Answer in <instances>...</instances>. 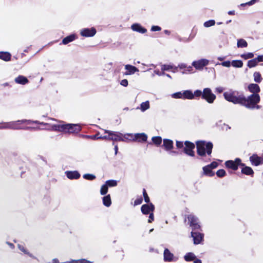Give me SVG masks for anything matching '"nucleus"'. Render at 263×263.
I'll use <instances>...</instances> for the list:
<instances>
[{
    "mask_svg": "<svg viewBox=\"0 0 263 263\" xmlns=\"http://www.w3.org/2000/svg\"><path fill=\"white\" fill-rule=\"evenodd\" d=\"M226 100L234 104H239L249 109H259L260 107L257 103L260 101L259 95L252 94L248 97L243 95H238L234 91H227L223 93Z\"/></svg>",
    "mask_w": 263,
    "mask_h": 263,
    "instance_id": "1",
    "label": "nucleus"
},
{
    "mask_svg": "<svg viewBox=\"0 0 263 263\" xmlns=\"http://www.w3.org/2000/svg\"><path fill=\"white\" fill-rule=\"evenodd\" d=\"M44 125L48 126L47 128L48 129L64 133H73L81 130V126L78 124H64L62 122H59L58 123H44Z\"/></svg>",
    "mask_w": 263,
    "mask_h": 263,
    "instance_id": "2",
    "label": "nucleus"
},
{
    "mask_svg": "<svg viewBox=\"0 0 263 263\" xmlns=\"http://www.w3.org/2000/svg\"><path fill=\"white\" fill-rule=\"evenodd\" d=\"M40 124L44 125V123H40L37 121H31V120H17L16 121H12L10 122L4 123L2 124V129L9 128V129H29L30 127H22L21 126L22 124H27L30 125L32 124Z\"/></svg>",
    "mask_w": 263,
    "mask_h": 263,
    "instance_id": "3",
    "label": "nucleus"
},
{
    "mask_svg": "<svg viewBox=\"0 0 263 263\" xmlns=\"http://www.w3.org/2000/svg\"><path fill=\"white\" fill-rule=\"evenodd\" d=\"M197 153L200 156H204L206 153L211 155L213 148V144L211 142H206L203 141H199L196 142Z\"/></svg>",
    "mask_w": 263,
    "mask_h": 263,
    "instance_id": "4",
    "label": "nucleus"
},
{
    "mask_svg": "<svg viewBox=\"0 0 263 263\" xmlns=\"http://www.w3.org/2000/svg\"><path fill=\"white\" fill-rule=\"evenodd\" d=\"M172 97L174 99H194L193 93L191 90H184L183 91H179L171 95Z\"/></svg>",
    "mask_w": 263,
    "mask_h": 263,
    "instance_id": "5",
    "label": "nucleus"
},
{
    "mask_svg": "<svg viewBox=\"0 0 263 263\" xmlns=\"http://www.w3.org/2000/svg\"><path fill=\"white\" fill-rule=\"evenodd\" d=\"M124 137L128 139V137H130L129 140L137 141L138 142H145L147 140V137L144 133H138V134H125Z\"/></svg>",
    "mask_w": 263,
    "mask_h": 263,
    "instance_id": "6",
    "label": "nucleus"
},
{
    "mask_svg": "<svg viewBox=\"0 0 263 263\" xmlns=\"http://www.w3.org/2000/svg\"><path fill=\"white\" fill-rule=\"evenodd\" d=\"M202 98L205 100L208 103H212L216 99V96L212 93L211 89L206 88L203 90Z\"/></svg>",
    "mask_w": 263,
    "mask_h": 263,
    "instance_id": "7",
    "label": "nucleus"
},
{
    "mask_svg": "<svg viewBox=\"0 0 263 263\" xmlns=\"http://www.w3.org/2000/svg\"><path fill=\"white\" fill-rule=\"evenodd\" d=\"M105 133L109 134L110 136V140L113 141H124L125 139H128L124 137L125 135H123L118 132L105 130Z\"/></svg>",
    "mask_w": 263,
    "mask_h": 263,
    "instance_id": "8",
    "label": "nucleus"
},
{
    "mask_svg": "<svg viewBox=\"0 0 263 263\" xmlns=\"http://www.w3.org/2000/svg\"><path fill=\"white\" fill-rule=\"evenodd\" d=\"M209 61L205 59H202L192 62V66L197 70H202L203 67L209 64Z\"/></svg>",
    "mask_w": 263,
    "mask_h": 263,
    "instance_id": "9",
    "label": "nucleus"
},
{
    "mask_svg": "<svg viewBox=\"0 0 263 263\" xmlns=\"http://www.w3.org/2000/svg\"><path fill=\"white\" fill-rule=\"evenodd\" d=\"M185 147L184 148V153L190 156L193 157L195 155V153L193 149L195 148V145L190 142L185 141Z\"/></svg>",
    "mask_w": 263,
    "mask_h": 263,
    "instance_id": "10",
    "label": "nucleus"
},
{
    "mask_svg": "<svg viewBox=\"0 0 263 263\" xmlns=\"http://www.w3.org/2000/svg\"><path fill=\"white\" fill-rule=\"evenodd\" d=\"M225 164L227 167L232 168L234 170H236L238 168V166L239 165H243V164L241 163V160L239 158L236 159L235 161H227L226 162Z\"/></svg>",
    "mask_w": 263,
    "mask_h": 263,
    "instance_id": "11",
    "label": "nucleus"
},
{
    "mask_svg": "<svg viewBox=\"0 0 263 263\" xmlns=\"http://www.w3.org/2000/svg\"><path fill=\"white\" fill-rule=\"evenodd\" d=\"M96 33V30L95 28H84L80 31V34L84 37H91Z\"/></svg>",
    "mask_w": 263,
    "mask_h": 263,
    "instance_id": "12",
    "label": "nucleus"
},
{
    "mask_svg": "<svg viewBox=\"0 0 263 263\" xmlns=\"http://www.w3.org/2000/svg\"><path fill=\"white\" fill-rule=\"evenodd\" d=\"M188 220L190 223V226L192 227L193 230H196L200 228V226L198 223L197 218L192 215H190L188 216Z\"/></svg>",
    "mask_w": 263,
    "mask_h": 263,
    "instance_id": "13",
    "label": "nucleus"
},
{
    "mask_svg": "<svg viewBox=\"0 0 263 263\" xmlns=\"http://www.w3.org/2000/svg\"><path fill=\"white\" fill-rule=\"evenodd\" d=\"M164 260L165 261H174L177 260L173 253H172L167 249H165L164 251Z\"/></svg>",
    "mask_w": 263,
    "mask_h": 263,
    "instance_id": "14",
    "label": "nucleus"
},
{
    "mask_svg": "<svg viewBox=\"0 0 263 263\" xmlns=\"http://www.w3.org/2000/svg\"><path fill=\"white\" fill-rule=\"evenodd\" d=\"M154 209V205L152 203L144 204L141 206V211L144 214H148L152 213Z\"/></svg>",
    "mask_w": 263,
    "mask_h": 263,
    "instance_id": "15",
    "label": "nucleus"
},
{
    "mask_svg": "<svg viewBox=\"0 0 263 263\" xmlns=\"http://www.w3.org/2000/svg\"><path fill=\"white\" fill-rule=\"evenodd\" d=\"M250 160L252 165L258 166L262 163V159L256 154L250 157Z\"/></svg>",
    "mask_w": 263,
    "mask_h": 263,
    "instance_id": "16",
    "label": "nucleus"
},
{
    "mask_svg": "<svg viewBox=\"0 0 263 263\" xmlns=\"http://www.w3.org/2000/svg\"><path fill=\"white\" fill-rule=\"evenodd\" d=\"M192 237L193 238L194 243L195 245L200 243L203 239V234L192 232L191 233Z\"/></svg>",
    "mask_w": 263,
    "mask_h": 263,
    "instance_id": "17",
    "label": "nucleus"
},
{
    "mask_svg": "<svg viewBox=\"0 0 263 263\" xmlns=\"http://www.w3.org/2000/svg\"><path fill=\"white\" fill-rule=\"evenodd\" d=\"M125 69L126 70L124 73L125 75H132L139 71L136 67L130 65H126L125 66Z\"/></svg>",
    "mask_w": 263,
    "mask_h": 263,
    "instance_id": "18",
    "label": "nucleus"
},
{
    "mask_svg": "<svg viewBox=\"0 0 263 263\" xmlns=\"http://www.w3.org/2000/svg\"><path fill=\"white\" fill-rule=\"evenodd\" d=\"M162 146L166 151H170L173 147V142L171 140L165 139Z\"/></svg>",
    "mask_w": 263,
    "mask_h": 263,
    "instance_id": "19",
    "label": "nucleus"
},
{
    "mask_svg": "<svg viewBox=\"0 0 263 263\" xmlns=\"http://www.w3.org/2000/svg\"><path fill=\"white\" fill-rule=\"evenodd\" d=\"M131 28L134 31L138 32L139 33H144L146 32V29L143 28L140 24H133Z\"/></svg>",
    "mask_w": 263,
    "mask_h": 263,
    "instance_id": "20",
    "label": "nucleus"
},
{
    "mask_svg": "<svg viewBox=\"0 0 263 263\" xmlns=\"http://www.w3.org/2000/svg\"><path fill=\"white\" fill-rule=\"evenodd\" d=\"M161 70L162 71H172L173 72L175 73L177 71V67L171 65H163L161 66Z\"/></svg>",
    "mask_w": 263,
    "mask_h": 263,
    "instance_id": "21",
    "label": "nucleus"
},
{
    "mask_svg": "<svg viewBox=\"0 0 263 263\" xmlns=\"http://www.w3.org/2000/svg\"><path fill=\"white\" fill-rule=\"evenodd\" d=\"M249 91L253 92V94L258 95L257 93L259 91L260 88L258 85L256 84H251L248 86Z\"/></svg>",
    "mask_w": 263,
    "mask_h": 263,
    "instance_id": "22",
    "label": "nucleus"
},
{
    "mask_svg": "<svg viewBox=\"0 0 263 263\" xmlns=\"http://www.w3.org/2000/svg\"><path fill=\"white\" fill-rule=\"evenodd\" d=\"M66 173L67 177L70 179H78L80 176V174L77 171L66 172Z\"/></svg>",
    "mask_w": 263,
    "mask_h": 263,
    "instance_id": "23",
    "label": "nucleus"
},
{
    "mask_svg": "<svg viewBox=\"0 0 263 263\" xmlns=\"http://www.w3.org/2000/svg\"><path fill=\"white\" fill-rule=\"evenodd\" d=\"M15 82L16 83L24 85L28 82V80L26 77L20 76L15 79Z\"/></svg>",
    "mask_w": 263,
    "mask_h": 263,
    "instance_id": "24",
    "label": "nucleus"
},
{
    "mask_svg": "<svg viewBox=\"0 0 263 263\" xmlns=\"http://www.w3.org/2000/svg\"><path fill=\"white\" fill-rule=\"evenodd\" d=\"M0 59L5 61H9L11 59V54L7 52H0Z\"/></svg>",
    "mask_w": 263,
    "mask_h": 263,
    "instance_id": "25",
    "label": "nucleus"
},
{
    "mask_svg": "<svg viewBox=\"0 0 263 263\" xmlns=\"http://www.w3.org/2000/svg\"><path fill=\"white\" fill-rule=\"evenodd\" d=\"M202 170L203 174L204 175L213 176L214 175V173L212 172V170L206 166L203 167Z\"/></svg>",
    "mask_w": 263,
    "mask_h": 263,
    "instance_id": "26",
    "label": "nucleus"
},
{
    "mask_svg": "<svg viewBox=\"0 0 263 263\" xmlns=\"http://www.w3.org/2000/svg\"><path fill=\"white\" fill-rule=\"evenodd\" d=\"M149 107H150L149 102L148 101H146L145 102H142L140 104V107L139 108L142 111H144L147 110L148 109H149Z\"/></svg>",
    "mask_w": 263,
    "mask_h": 263,
    "instance_id": "27",
    "label": "nucleus"
},
{
    "mask_svg": "<svg viewBox=\"0 0 263 263\" xmlns=\"http://www.w3.org/2000/svg\"><path fill=\"white\" fill-rule=\"evenodd\" d=\"M76 39V36L74 34H71L69 36H66L65 37L62 43L63 44H67L68 43L73 41Z\"/></svg>",
    "mask_w": 263,
    "mask_h": 263,
    "instance_id": "28",
    "label": "nucleus"
},
{
    "mask_svg": "<svg viewBox=\"0 0 263 263\" xmlns=\"http://www.w3.org/2000/svg\"><path fill=\"white\" fill-rule=\"evenodd\" d=\"M103 202L106 206H109L111 204V199L109 195H108L103 198Z\"/></svg>",
    "mask_w": 263,
    "mask_h": 263,
    "instance_id": "29",
    "label": "nucleus"
},
{
    "mask_svg": "<svg viewBox=\"0 0 263 263\" xmlns=\"http://www.w3.org/2000/svg\"><path fill=\"white\" fill-rule=\"evenodd\" d=\"M237 46L238 48L246 47L248 46V43L245 40L239 39L237 41Z\"/></svg>",
    "mask_w": 263,
    "mask_h": 263,
    "instance_id": "30",
    "label": "nucleus"
},
{
    "mask_svg": "<svg viewBox=\"0 0 263 263\" xmlns=\"http://www.w3.org/2000/svg\"><path fill=\"white\" fill-rule=\"evenodd\" d=\"M232 65L236 68H241L243 66V62L241 60H233L232 61Z\"/></svg>",
    "mask_w": 263,
    "mask_h": 263,
    "instance_id": "31",
    "label": "nucleus"
},
{
    "mask_svg": "<svg viewBox=\"0 0 263 263\" xmlns=\"http://www.w3.org/2000/svg\"><path fill=\"white\" fill-rule=\"evenodd\" d=\"M258 64L256 58L248 61L247 66L249 68H253L255 67Z\"/></svg>",
    "mask_w": 263,
    "mask_h": 263,
    "instance_id": "32",
    "label": "nucleus"
},
{
    "mask_svg": "<svg viewBox=\"0 0 263 263\" xmlns=\"http://www.w3.org/2000/svg\"><path fill=\"white\" fill-rule=\"evenodd\" d=\"M195 255L193 253H188L184 257V259L187 261L193 260L195 259Z\"/></svg>",
    "mask_w": 263,
    "mask_h": 263,
    "instance_id": "33",
    "label": "nucleus"
},
{
    "mask_svg": "<svg viewBox=\"0 0 263 263\" xmlns=\"http://www.w3.org/2000/svg\"><path fill=\"white\" fill-rule=\"evenodd\" d=\"M241 172L242 173L247 175H251L253 173L252 169L250 167L248 166H246L243 167L242 169Z\"/></svg>",
    "mask_w": 263,
    "mask_h": 263,
    "instance_id": "34",
    "label": "nucleus"
},
{
    "mask_svg": "<svg viewBox=\"0 0 263 263\" xmlns=\"http://www.w3.org/2000/svg\"><path fill=\"white\" fill-rule=\"evenodd\" d=\"M65 263H91V262L85 259H81L78 260H72L67 261Z\"/></svg>",
    "mask_w": 263,
    "mask_h": 263,
    "instance_id": "35",
    "label": "nucleus"
},
{
    "mask_svg": "<svg viewBox=\"0 0 263 263\" xmlns=\"http://www.w3.org/2000/svg\"><path fill=\"white\" fill-rule=\"evenodd\" d=\"M240 57L245 60L252 59L254 57V54L252 52L243 53L240 55Z\"/></svg>",
    "mask_w": 263,
    "mask_h": 263,
    "instance_id": "36",
    "label": "nucleus"
},
{
    "mask_svg": "<svg viewBox=\"0 0 263 263\" xmlns=\"http://www.w3.org/2000/svg\"><path fill=\"white\" fill-rule=\"evenodd\" d=\"M153 143L156 145H159L162 142V138L159 137H154L152 138Z\"/></svg>",
    "mask_w": 263,
    "mask_h": 263,
    "instance_id": "37",
    "label": "nucleus"
},
{
    "mask_svg": "<svg viewBox=\"0 0 263 263\" xmlns=\"http://www.w3.org/2000/svg\"><path fill=\"white\" fill-rule=\"evenodd\" d=\"M254 81L256 82L259 83L261 81V77L260 74L258 72H255L253 74Z\"/></svg>",
    "mask_w": 263,
    "mask_h": 263,
    "instance_id": "38",
    "label": "nucleus"
},
{
    "mask_svg": "<svg viewBox=\"0 0 263 263\" xmlns=\"http://www.w3.org/2000/svg\"><path fill=\"white\" fill-rule=\"evenodd\" d=\"M105 184L108 187L115 186L117 184V181L114 180H108L106 181Z\"/></svg>",
    "mask_w": 263,
    "mask_h": 263,
    "instance_id": "39",
    "label": "nucleus"
},
{
    "mask_svg": "<svg viewBox=\"0 0 263 263\" xmlns=\"http://www.w3.org/2000/svg\"><path fill=\"white\" fill-rule=\"evenodd\" d=\"M107 191H108V186H107V185L106 184L103 185L101 186V190H100V193H101V195H105V194L107 193Z\"/></svg>",
    "mask_w": 263,
    "mask_h": 263,
    "instance_id": "40",
    "label": "nucleus"
},
{
    "mask_svg": "<svg viewBox=\"0 0 263 263\" xmlns=\"http://www.w3.org/2000/svg\"><path fill=\"white\" fill-rule=\"evenodd\" d=\"M215 21L214 20H209L208 21L205 22L204 23V26L205 27H209L215 25Z\"/></svg>",
    "mask_w": 263,
    "mask_h": 263,
    "instance_id": "41",
    "label": "nucleus"
},
{
    "mask_svg": "<svg viewBox=\"0 0 263 263\" xmlns=\"http://www.w3.org/2000/svg\"><path fill=\"white\" fill-rule=\"evenodd\" d=\"M83 178L85 179L91 180H93L94 179H95L96 177L93 175L90 174H84L83 175Z\"/></svg>",
    "mask_w": 263,
    "mask_h": 263,
    "instance_id": "42",
    "label": "nucleus"
},
{
    "mask_svg": "<svg viewBox=\"0 0 263 263\" xmlns=\"http://www.w3.org/2000/svg\"><path fill=\"white\" fill-rule=\"evenodd\" d=\"M193 67L191 66H187L185 69L182 71L183 74H186L189 73H192L193 72Z\"/></svg>",
    "mask_w": 263,
    "mask_h": 263,
    "instance_id": "43",
    "label": "nucleus"
},
{
    "mask_svg": "<svg viewBox=\"0 0 263 263\" xmlns=\"http://www.w3.org/2000/svg\"><path fill=\"white\" fill-rule=\"evenodd\" d=\"M216 174L218 177H221L225 175L226 172L224 170H219L217 171Z\"/></svg>",
    "mask_w": 263,
    "mask_h": 263,
    "instance_id": "44",
    "label": "nucleus"
},
{
    "mask_svg": "<svg viewBox=\"0 0 263 263\" xmlns=\"http://www.w3.org/2000/svg\"><path fill=\"white\" fill-rule=\"evenodd\" d=\"M218 165V164L216 162H213L210 164L206 165L207 167L211 168L212 170L216 168Z\"/></svg>",
    "mask_w": 263,
    "mask_h": 263,
    "instance_id": "45",
    "label": "nucleus"
},
{
    "mask_svg": "<svg viewBox=\"0 0 263 263\" xmlns=\"http://www.w3.org/2000/svg\"><path fill=\"white\" fill-rule=\"evenodd\" d=\"M220 64L224 67H230L231 65H232V62L229 61H227L222 62Z\"/></svg>",
    "mask_w": 263,
    "mask_h": 263,
    "instance_id": "46",
    "label": "nucleus"
},
{
    "mask_svg": "<svg viewBox=\"0 0 263 263\" xmlns=\"http://www.w3.org/2000/svg\"><path fill=\"white\" fill-rule=\"evenodd\" d=\"M143 193L145 201L147 203H148L149 202V198L144 189L143 190Z\"/></svg>",
    "mask_w": 263,
    "mask_h": 263,
    "instance_id": "47",
    "label": "nucleus"
},
{
    "mask_svg": "<svg viewBox=\"0 0 263 263\" xmlns=\"http://www.w3.org/2000/svg\"><path fill=\"white\" fill-rule=\"evenodd\" d=\"M193 95H194V98L195 97H199L200 96H202V92H201V91H200L199 90H197L194 91Z\"/></svg>",
    "mask_w": 263,
    "mask_h": 263,
    "instance_id": "48",
    "label": "nucleus"
},
{
    "mask_svg": "<svg viewBox=\"0 0 263 263\" xmlns=\"http://www.w3.org/2000/svg\"><path fill=\"white\" fill-rule=\"evenodd\" d=\"M142 202V199L141 198H139L135 200L134 205H137L140 204Z\"/></svg>",
    "mask_w": 263,
    "mask_h": 263,
    "instance_id": "49",
    "label": "nucleus"
},
{
    "mask_svg": "<svg viewBox=\"0 0 263 263\" xmlns=\"http://www.w3.org/2000/svg\"><path fill=\"white\" fill-rule=\"evenodd\" d=\"M107 135H105L103 136H100L98 137V138L100 139H107V140H110V136L108 134H106Z\"/></svg>",
    "mask_w": 263,
    "mask_h": 263,
    "instance_id": "50",
    "label": "nucleus"
},
{
    "mask_svg": "<svg viewBox=\"0 0 263 263\" xmlns=\"http://www.w3.org/2000/svg\"><path fill=\"white\" fill-rule=\"evenodd\" d=\"M128 83V81L126 79L122 80L120 82V84L123 86H127Z\"/></svg>",
    "mask_w": 263,
    "mask_h": 263,
    "instance_id": "51",
    "label": "nucleus"
},
{
    "mask_svg": "<svg viewBox=\"0 0 263 263\" xmlns=\"http://www.w3.org/2000/svg\"><path fill=\"white\" fill-rule=\"evenodd\" d=\"M161 30V28L157 26H153L151 28V30L153 31H160Z\"/></svg>",
    "mask_w": 263,
    "mask_h": 263,
    "instance_id": "52",
    "label": "nucleus"
},
{
    "mask_svg": "<svg viewBox=\"0 0 263 263\" xmlns=\"http://www.w3.org/2000/svg\"><path fill=\"white\" fill-rule=\"evenodd\" d=\"M187 66L185 64H184V63H181V64H180L178 65L177 68H179L180 69H184V70L185 69V68H186Z\"/></svg>",
    "mask_w": 263,
    "mask_h": 263,
    "instance_id": "53",
    "label": "nucleus"
},
{
    "mask_svg": "<svg viewBox=\"0 0 263 263\" xmlns=\"http://www.w3.org/2000/svg\"><path fill=\"white\" fill-rule=\"evenodd\" d=\"M176 146L178 147V148H182L183 147V142H180V141H177L176 142Z\"/></svg>",
    "mask_w": 263,
    "mask_h": 263,
    "instance_id": "54",
    "label": "nucleus"
},
{
    "mask_svg": "<svg viewBox=\"0 0 263 263\" xmlns=\"http://www.w3.org/2000/svg\"><path fill=\"white\" fill-rule=\"evenodd\" d=\"M153 220H154V214H153V213L152 212V213L149 214V219L148 220V222L151 223Z\"/></svg>",
    "mask_w": 263,
    "mask_h": 263,
    "instance_id": "55",
    "label": "nucleus"
},
{
    "mask_svg": "<svg viewBox=\"0 0 263 263\" xmlns=\"http://www.w3.org/2000/svg\"><path fill=\"white\" fill-rule=\"evenodd\" d=\"M222 129L226 131H228L229 129H231V127L229 126L227 124H223L222 126Z\"/></svg>",
    "mask_w": 263,
    "mask_h": 263,
    "instance_id": "56",
    "label": "nucleus"
},
{
    "mask_svg": "<svg viewBox=\"0 0 263 263\" xmlns=\"http://www.w3.org/2000/svg\"><path fill=\"white\" fill-rule=\"evenodd\" d=\"M257 62H263V55H258L256 58Z\"/></svg>",
    "mask_w": 263,
    "mask_h": 263,
    "instance_id": "57",
    "label": "nucleus"
},
{
    "mask_svg": "<svg viewBox=\"0 0 263 263\" xmlns=\"http://www.w3.org/2000/svg\"><path fill=\"white\" fill-rule=\"evenodd\" d=\"M256 1V0H252L250 2H248V3H246V4H242L241 5L242 6H243V5H252L253 4H254Z\"/></svg>",
    "mask_w": 263,
    "mask_h": 263,
    "instance_id": "58",
    "label": "nucleus"
},
{
    "mask_svg": "<svg viewBox=\"0 0 263 263\" xmlns=\"http://www.w3.org/2000/svg\"><path fill=\"white\" fill-rule=\"evenodd\" d=\"M18 247L20 249V250L23 252L24 253H27V251H26L23 246H21V245H18Z\"/></svg>",
    "mask_w": 263,
    "mask_h": 263,
    "instance_id": "59",
    "label": "nucleus"
},
{
    "mask_svg": "<svg viewBox=\"0 0 263 263\" xmlns=\"http://www.w3.org/2000/svg\"><path fill=\"white\" fill-rule=\"evenodd\" d=\"M154 73L158 76H161V75L165 74V73L163 71H162V72H160L159 70H156L154 71Z\"/></svg>",
    "mask_w": 263,
    "mask_h": 263,
    "instance_id": "60",
    "label": "nucleus"
},
{
    "mask_svg": "<svg viewBox=\"0 0 263 263\" xmlns=\"http://www.w3.org/2000/svg\"><path fill=\"white\" fill-rule=\"evenodd\" d=\"M216 91L220 93L223 91V89L222 87H219L216 88Z\"/></svg>",
    "mask_w": 263,
    "mask_h": 263,
    "instance_id": "61",
    "label": "nucleus"
},
{
    "mask_svg": "<svg viewBox=\"0 0 263 263\" xmlns=\"http://www.w3.org/2000/svg\"><path fill=\"white\" fill-rule=\"evenodd\" d=\"M193 260H194V263H202L200 259H197L196 257H195V259H194Z\"/></svg>",
    "mask_w": 263,
    "mask_h": 263,
    "instance_id": "62",
    "label": "nucleus"
},
{
    "mask_svg": "<svg viewBox=\"0 0 263 263\" xmlns=\"http://www.w3.org/2000/svg\"><path fill=\"white\" fill-rule=\"evenodd\" d=\"M228 14L230 15H234L235 14L234 11H230L228 12Z\"/></svg>",
    "mask_w": 263,
    "mask_h": 263,
    "instance_id": "63",
    "label": "nucleus"
},
{
    "mask_svg": "<svg viewBox=\"0 0 263 263\" xmlns=\"http://www.w3.org/2000/svg\"><path fill=\"white\" fill-rule=\"evenodd\" d=\"M52 263H59V261H58V259H54L53 260V262H52Z\"/></svg>",
    "mask_w": 263,
    "mask_h": 263,
    "instance_id": "64",
    "label": "nucleus"
}]
</instances>
